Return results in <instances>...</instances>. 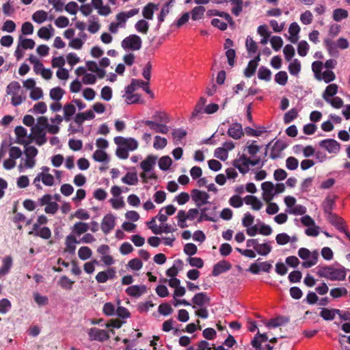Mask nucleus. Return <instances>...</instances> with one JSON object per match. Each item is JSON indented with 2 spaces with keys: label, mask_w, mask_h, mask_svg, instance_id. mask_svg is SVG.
<instances>
[{
  "label": "nucleus",
  "mask_w": 350,
  "mask_h": 350,
  "mask_svg": "<svg viewBox=\"0 0 350 350\" xmlns=\"http://www.w3.org/2000/svg\"><path fill=\"white\" fill-rule=\"evenodd\" d=\"M89 229V225L82 221L76 222L72 228V234L80 236L85 233Z\"/></svg>",
  "instance_id": "nucleus-21"
},
{
  "label": "nucleus",
  "mask_w": 350,
  "mask_h": 350,
  "mask_svg": "<svg viewBox=\"0 0 350 350\" xmlns=\"http://www.w3.org/2000/svg\"><path fill=\"white\" fill-rule=\"evenodd\" d=\"M319 146L331 154H337L340 149V144L334 139L321 140L319 142Z\"/></svg>",
  "instance_id": "nucleus-6"
},
{
  "label": "nucleus",
  "mask_w": 350,
  "mask_h": 350,
  "mask_svg": "<svg viewBox=\"0 0 350 350\" xmlns=\"http://www.w3.org/2000/svg\"><path fill=\"white\" fill-rule=\"evenodd\" d=\"M187 261L191 267L200 269L204 266L203 260L199 257H189L187 258Z\"/></svg>",
  "instance_id": "nucleus-62"
},
{
  "label": "nucleus",
  "mask_w": 350,
  "mask_h": 350,
  "mask_svg": "<svg viewBox=\"0 0 350 350\" xmlns=\"http://www.w3.org/2000/svg\"><path fill=\"white\" fill-rule=\"evenodd\" d=\"M298 159L294 157H289L286 159V166L290 170H295L298 167Z\"/></svg>",
  "instance_id": "nucleus-59"
},
{
  "label": "nucleus",
  "mask_w": 350,
  "mask_h": 350,
  "mask_svg": "<svg viewBox=\"0 0 350 350\" xmlns=\"http://www.w3.org/2000/svg\"><path fill=\"white\" fill-rule=\"evenodd\" d=\"M68 146L71 150L78 151L82 148L83 142L80 139H70L68 141Z\"/></svg>",
  "instance_id": "nucleus-64"
},
{
  "label": "nucleus",
  "mask_w": 350,
  "mask_h": 350,
  "mask_svg": "<svg viewBox=\"0 0 350 350\" xmlns=\"http://www.w3.org/2000/svg\"><path fill=\"white\" fill-rule=\"evenodd\" d=\"M116 277L114 268H109L106 271H100L96 275V280L98 283H105L109 279H113Z\"/></svg>",
  "instance_id": "nucleus-12"
},
{
  "label": "nucleus",
  "mask_w": 350,
  "mask_h": 350,
  "mask_svg": "<svg viewBox=\"0 0 350 350\" xmlns=\"http://www.w3.org/2000/svg\"><path fill=\"white\" fill-rule=\"evenodd\" d=\"M299 31L300 27L297 23L294 22L290 25L288 32L291 36L290 38L291 42L295 43L297 41V34L299 33Z\"/></svg>",
  "instance_id": "nucleus-28"
},
{
  "label": "nucleus",
  "mask_w": 350,
  "mask_h": 350,
  "mask_svg": "<svg viewBox=\"0 0 350 350\" xmlns=\"http://www.w3.org/2000/svg\"><path fill=\"white\" fill-rule=\"evenodd\" d=\"M317 275L321 278H325L332 281H344L347 275V269L341 266L336 268L332 265L317 267Z\"/></svg>",
  "instance_id": "nucleus-1"
},
{
  "label": "nucleus",
  "mask_w": 350,
  "mask_h": 350,
  "mask_svg": "<svg viewBox=\"0 0 350 350\" xmlns=\"http://www.w3.org/2000/svg\"><path fill=\"white\" fill-rule=\"evenodd\" d=\"M31 134L29 137L34 139L37 145L42 146L46 142V133L42 127L33 126L31 127Z\"/></svg>",
  "instance_id": "nucleus-3"
},
{
  "label": "nucleus",
  "mask_w": 350,
  "mask_h": 350,
  "mask_svg": "<svg viewBox=\"0 0 350 350\" xmlns=\"http://www.w3.org/2000/svg\"><path fill=\"white\" fill-rule=\"evenodd\" d=\"M147 291L146 286L144 285H133L128 287L126 289V293L128 295L133 297H139Z\"/></svg>",
  "instance_id": "nucleus-15"
},
{
  "label": "nucleus",
  "mask_w": 350,
  "mask_h": 350,
  "mask_svg": "<svg viewBox=\"0 0 350 350\" xmlns=\"http://www.w3.org/2000/svg\"><path fill=\"white\" fill-rule=\"evenodd\" d=\"M250 159L245 154H243L239 158L235 159L232 165L234 167L237 168L241 174H246L249 171V165Z\"/></svg>",
  "instance_id": "nucleus-4"
},
{
  "label": "nucleus",
  "mask_w": 350,
  "mask_h": 350,
  "mask_svg": "<svg viewBox=\"0 0 350 350\" xmlns=\"http://www.w3.org/2000/svg\"><path fill=\"white\" fill-rule=\"evenodd\" d=\"M65 92L60 87L53 88L50 90V98L55 101H59L64 96Z\"/></svg>",
  "instance_id": "nucleus-33"
},
{
  "label": "nucleus",
  "mask_w": 350,
  "mask_h": 350,
  "mask_svg": "<svg viewBox=\"0 0 350 350\" xmlns=\"http://www.w3.org/2000/svg\"><path fill=\"white\" fill-rule=\"evenodd\" d=\"M283 52L287 61H290L295 53V49L291 44H286L284 48Z\"/></svg>",
  "instance_id": "nucleus-60"
},
{
  "label": "nucleus",
  "mask_w": 350,
  "mask_h": 350,
  "mask_svg": "<svg viewBox=\"0 0 350 350\" xmlns=\"http://www.w3.org/2000/svg\"><path fill=\"white\" fill-rule=\"evenodd\" d=\"M14 132L18 139L17 143L27 144V142L23 139V138L27 136V130L21 126H17L14 129Z\"/></svg>",
  "instance_id": "nucleus-32"
},
{
  "label": "nucleus",
  "mask_w": 350,
  "mask_h": 350,
  "mask_svg": "<svg viewBox=\"0 0 350 350\" xmlns=\"http://www.w3.org/2000/svg\"><path fill=\"white\" fill-rule=\"evenodd\" d=\"M191 197L193 200L196 202L197 206L200 207L201 205L208 203L209 195L206 192L198 189H193L191 191Z\"/></svg>",
  "instance_id": "nucleus-10"
},
{
  "label": "nucleus",
  "mask_w": 350,
  "mask_h": 350,
  "mask_svg": "<svg viewBox=\"0 0 350 350\" xmlns=\"http://www.w3.org/2000/svg\"><path fill=\"white\" fill-rule=\"evenodd\" d=\"M228 135L234 139H239L243 136L242 125L240 123L232 124L228 130Z\"/></svg>",
  "instance_id": "nucleus-14"
},
{
  "label": "nucleus",
  "mask_w": 350,
  "mask_h": 350,
  "mask_svg": "<svg viewBox=\"0 0 350 350\" xmlns=\"http://www.w3.org/2000/svg\"><path fill=\"white\" fill-rule=\"evenodd\" d=\"M142 39L135 34L126 37L121 42L122 47L125 50L138 51L142 48Z\"/></svg>",
  "instance_id": "nucleus-2"
},
{
  "label": "nucleus",
  "mask_w": 350,
  "mask_h": 350,
  "mask_svg": "<svg viewBox=\"0 0 350 350\" xmlns=\"http://www.w3.org/2000/svg\"><path fill=\"white\" fill-rule=\"evenodd\" d=\"M271 72L265 66H261L258 72V77L261 80L269 81L271 80Z\"/></svg>",
  "instance_id": "nucleus-35"
},
{
  "label": "nucleus",
  "mask_w": 350,
  "mask_h": 350,
  "mask_svg": "<svg viewBox=\"0 0 350 350\" xmlns=\"http://www.w3.org/2000/svg\"><path fill=\"white\" fill-rule=\"evenodd\" d=\"M92 250L87 246L81 247L78 251V256L81 260H85L92 256Z\"/></svg>",
  "instance_id": "nucleus-39"
},
{
  "label": "nucleus",
  "mask_w": 350,
  "mask_h": 350,
  "mask_svg": "<svg viewBox=\"0 0 350 350\" xmlns=\"http://www.w3.org/2000/svg\"><path fill=\"white\" fill-rule=\"evenodd\" d=\"M336 196H327L323 202V208L325 214L329 215L332 213V210L335 206V200Z\"/></svg>",
  "instance_id": "nucleus-18"
},
{
  "label": "nucleus",
  "mask_w": 350,
  "mask_h": 350,
  "mask_svg": "<svg viewBox=\"0 0 350 350\" xmlns=\"http://www.w3.org/2000/svg\"><path fill=\"white\" fill-rule=\"evenodd\" d=\"M32 19L37 23H42L47 19V13L44 10L36 11L32 15Z\"/></svg>",
  "instance_id": "nucleus-41"
},
{
  "label": "nucleus",
  "mask_w": 350,
  "mask_h": 350,
  "mask_svg": "<svg viewBox=\"0 0 350 350\" xmlns=\"http://www.w3.org/2000/svg\"><path fill=\"white\" fill-rule=\"evenodd\" d=\"M347 293H348L347 290L345 288L337 287V288H334L331 289L330 295L333 298L337 299V298H339V297L346 295L347 294Z\"/></svg>",
  "instance_id": "nucleus-48"
},
{
  "label": "nucleus",
  "mask_w": 350,
  "mask_h": 350,
  "mask_svg": "<svg viewBox=\"0 0 350 350\" xmlns=\"http://www.w3.org/2000/svg\"><path fill=\"white\" fill-rule=\"evenodd\" d=\"M22 150L19 147L17 146H12L9 150L10 158L14 159V161L17 159H19L22 156Z\"/></svg>",
  "instance_id": "nucleus-61"
},
{
  "label": "nucleus",
  "mask_w": 350,
  "mask_h": 350,
  "mask_svg": "<svg viewBox=\"0 0 350 350\" xmlns=\"http://www.w3.org/2000/svg\"><path fill=\"white\" fill-rule=\"evenodd\" d=\"M323 42L329 55H334L336 53H337V44L330 38H325Z\"/></svg>",
  "instance_id": "nucleus-40"
},
{
  "label": "nucleus",
  "mask_w": 350,
  "mask_h": 350,
  "mask_svg": "<svg viewBox=\"0 0 350 350\" xmlns=\"http://www.w3.org/2000/svg\"><path fill=\"white\" fill-rule=\"evenodd\" d=\"M320 316L325 321H332L334 320L335 317L334 312L332 309L328 308H322Z\"/></svg>",
  "instance_id": "nucleus-58"
},
{
  "label": "nucleus",
  "mask_w": 350,
  "mask_h": 350,
  "mask_svg": "<svg viewBox=\"0 0 350 350\" xmlns=\"http://www.w3.org/2000/svg\"><path fill=\"white\" fill-rule=\"evenodd\" d=\"M275 81L281 85L286 84L288 81V75L285 71H280L275 75Z\"/></svg>",
  "instance_id": "nucleus-50"
},
{
  "label": "nucleus",
  "mask_w": 350,
  "mask_h": 350,
  "mask_svg": "<svg viewBox=\"0 0 350 350\" xmlns=\"http://www.w3.org/2000/svg\"><path fill=\"white\" fill-rule=\"evenodd\" d=\"M34 235L37 237H40L43 239H49L51 237V231L48 227H42L41 228H39L37 230H33Z\"/></svg>",
  "instance_id": "nucleus-34"
},
{
  "label": "nucleus",
  "mask_w": 350,
  "mask_h": 350,
  "mask_svg": "<svg viewBox=\"0 0 350 350\" xmlns=\"http://www.w3.org/2000/svg\"><path fill=\"white\" fill-rule=\"evenodd\" d=\"M231 267L232 265L229 262L225 260H221L213 266L212 275L213 276H217L221 273L230 270Z\"/></svg>",
  "instance_id": "nucleus-11"
},
{
  "label": "nucleus",
  "mask_w": 350,
  "mask_h": 350,
  "mask_svg": "<svg viewBox=\"0 0 350 350\" xmlns=\"http://www.w3.org/2000/svg\"><path fill=\"white\" fill-rule=\"evenodd\" d=\"M309 50V45L305 40H301L297 46V53L301 57H305Z\"/></svg>",
  "instance_id": "nucleus-51"
},
{
  "label": "nucleus",
  "mask_w": 350,
  "mask_h": 350,
  "mask_svg": "<svg viewBox=\"0 0 350 350\" xmlns=\"http://www.w3.org/2000/svg\"><path fill=\"white\" fill-rule=\"evenodd\" d=\"M12 266V258L10 256H7L3 258L2 266L0 268V275H5L10 271Z\"/></svg>",
  "instance_id": "nucleus-27"
},
{
  "label": "nucleus",
  "mask_w": 350,
  "mask_h": 350,
  "mask_svg": "<svg viewBox=\"0 0 350 350\" xmlns=\"http://www.w3.org/2000/svg\"><path fill=\"white\" fill-rule=\"evenodd\" d=\"M121 180L129 185H134L137 183L138 178L135 172H128L122 178Z\"/></svg>",
  "instance_id": "nucleus-30"
},
{
  "label": "nucleus",
  "mask_w": 350,
  "mask_h": 350,
  "mask_svg": "<svg viewBox=\"0 0 350 350\" xmlns=\"http://www.w3.org/2000/svg\"><path fill=\"white\" fill-rule=\"evenodd\" d=\"M301 70V64L297 59H295L288 65V71L291 75L297 76Z\"/></svg>",
  "instance_id": "nucleus-38"
},
{
  "label": "nucleus",
  "mask_w": 350,
  "mask_h": 350,
  "mask_svg": "<svg viewBox=\"0 0 350 350\" xmlns=\"http://www.w3.org/2000/svg\"><path fill=\"white\" fill-rule=\"evenodd\" d=\"M114 142L118 146H123L128 151H133L138 147L137 142L133 138H124L121 136L114 137Z\"/></svg>",
  "instance_id": "nucleus-7"
},
{
  "label": "nucleus",
  "mask_w": 350,
  "mask_h": 350,
  "mask_svg": "<svg viewBox=\"0 0 350 350\" xmlns=\"http://www.w3.org/2000/svg\"><path fill=\"white\" fill-rule=\"evenodd\" d=\"M158 9V5L153 3H148L142 10L143 16L148 20L153 18L154 10Z\"/></svg>",
  "instance_id": "nucleus-22"
},
{
  "label": "nucleus",
  "mask_w": 350,
  "mask_h": 350,
  "mask_svg": "<svg viewBox=\"0 0 350 350\" xmlns=\"http://www.w3.org/2000/svg\"><path fill=\"white\" fill-rule=\"evenodd\" d=\"M193 308L203 307L204 305H209L211 299L206 293H196L192 298Z\"/></svg>",
  "instance_id": "nucleus-9"
},
{
  "label": "nucleus",
  "mask_w": 350,
  "mask_h": 350,
  "mask_svg": "<svg viewBox=\"0 0 350 350\" xmlns=\"http://www.w3.org/2000/svg\"><path fill=\"white\" fill-rule=\"evenodd\" d=\"M157 159V157L153 155H148L146 159L140 163V167L144 170V172H150L153 166L156 163V161Z\"/></svg>",
  "instance_id": "nucleus-16"
},
{
  "label": "nucleus",
  "mask_w": 350,
  "mask_h": 350,
  "mask_svg": "<svg viewBox=\"0 0 350 350\" xmlns=\"http://www.w3.org/2000/svg\"><path fill=\"white\" fill-rule=\"evenodd\" d=\"M38 176H40V180L44 185L46 186H52L54 184V178L51 174L48 173H39Z\"/></svg>",
  "instance_id": "nucleus-49"
},
{
  "label": "nucleus",
  "mask_w": 350,
  "mask_h": 350,
  "mask_svg": "<svg viewBox=\"0 0 350 350\" xmlns=\"http://www.w3.org/2000/svg\"><path fill=\"white\" fill-rule=\"evenodd\" d=\"M172 135L175 141V144L177 145L178 142L187 135V131L183 129H175Z\"/></svg>",
  "instance_id": "nucleus-43"
},
{
  "label": "nucleus",
  "mask_w": 350,
  "mask_h": 350,
  "mask_svg": "<svg viewBox=\"0 0 350 350\" xmlns=\"http://www.w3.org/2000/svg\"><path fill=\"white\" fill-rule=\"evenodd\" d=\"M338 85L335 83L327 85L323 94V98L325 101H329V97H332L337 94Z\"/></svg>",
  "instance_id": "nucleus-24"
},
{
  "label": "nucleus",
  "mask_w": 350,
  "mask_h": 350,
  "mask_svg": "<svg viewBox=\"0 0 350 350\" xmlns=\"http://www.w3.org/2000/svg\"><path fill=\"white\" fill-rule=\"evenodd\" d=\"M270 42L272 48L275 51H279L283 45V40L282 38L277 36H273L270 40Z\"/></svg>",
  "instance_id": "nucleus-53"
},
{
  "label": "nucleus",
  "mask_w": 350,
  "mask_h": 350,
  "mask_svg": "<svg viewBox=\"0 0 350 350\" xmlns=\"http://www.w3.org/2000/svg\"><path fill=\"white\" fill-rule=\"evenodd\" d=\"M79 243L74 235L70 234L67 236L65 241L66 250L70 254H74L76 250L75 244Z\"/></svg>",
  "instance_id": "nucleus-23"
},
{
  "label": "nucleus",
  "mask_w": 350,
  "mask_h": 350,
  "mask_svg": "<svg viewBox=\"0 0 350 350\" xmlns=\"http://www.w3.org/2000/svg\"><path fill=\"white\" fill-rule=\"evenodd\" d=\"M135 27L138 32L146 34L149 29V24L146 21L142 19L136 23Z\"/></svg>",
  "instance_id": "nucleus-36"
},
{
  "label": "nucleus",
  "mask_w": 350,
  "mask_h": 350,
  "mask_svg": "<svg viewBox=\"0 0 350 350\" xmlns=\"http://www.w3.org/2000/svg\"><path fill=\"white\" fill-rule=\"evenodd\" d=\"M93 159L97 162H104L108 160V155L104 150H97L93 154Z\"/></svg>",
  "instance_id": "nucleus-52"
},
{
  "label": "nucleus",
  "mask_w": 350,
  "mask_h": 350,
  "mask_svg": "<svg viewBox=\"0 0 350 350\" xmlns=\"http://www.w3.org/2000/svg\"><path fill=\"white\" fill-rule=\"evenodd\" d=\"M271 246L269 244L265 243L262 244L258 243L255 250L260 255L267 256L271 252Z\"/></svg>",
  "instance_id": "nucleus-42"
},
{
  "label": "nucleus",
  "mask_w": 350,
  "mask_h": 350,
  "mask_svg": "<svg viewBox=\"0 0 350 350\" xmlns=\"http://www.w3.org/2000/svg\"><path fill=\"white\" fill-rule=\"evenodd\" d=\"M229 204L234 208H240L243 206V201L239 196L234 195L230 198Z\"/></svg>",
  "instance_id": "nucleus-57"
},
{
  "label": "nucleus",
  "mask_w": 350,
  "mask_h": 350,
  "mask_svg": "<svg viewBox=\"0 0 350 350\" xmlns=\"http://www.w3.org/2000/svg\"><path fill=\"white\" fill-rule=\"evenodd\" d=\"M289 321V319L284 317H278L275 319H271L267 323L268 327H277Z\"/></svg>",
  "instance_id": "nucleus-29"
},
{
  "label": "nucleus",
  "mask_w": 350,
  "mask_h": 350,
  "mask_svg": "<svg viewBox=\"0 0 350 350\" xmlns=\"http://www.w3.org/2000/svg\"><path fill=\"white\" fill-rule=\"evenodd\" d=\"M298 116V112L296 109L293 108L287 111L284 116V122L285 124H289Z\"/></svg>",
  "instance_id": "nucleus-44"
},
{
  "label": "nucleus",
  "mask_w": 350,
  "mask_h": 350,
  "mask_svg": "<svg viewBox=\"0 0 350 350\" xmlns=\"http://www.w3.org/2000/svg\"><path fill=\"white\" fill-rule=\"evenodd\" d=\"M116 226V218L111 214H107L103 218L101 221V230L105 234H108Z\"/></svg>",
  "instance_id": "nucleus-8"
},
{
  "label": "nucleus",
  "mask_w": 350,
  "mask_h": 350,
  "mask_svg": "<svg viewBox=\"0 0 350 350\" xmlns=\"http://www.w3.org/2000/svg\"><path fill=\"white\" fill-rule=\"evenodd\" d=\"M327 215V219L333 226L340 231L344 230L345 221L342 218L332 213Z\"/></svg>",
  "instance_id": "nucleus-17"
},
{
  "label": "nucleus",
  "mask_w": 350,
  "mask_h": 350,
  "mask_svg": "<svg viewBox=\"0 0 350 350\" xmlns=\"http://www.w3.org/2000/svg\"><path fill=\"white\" fill-rule=\"evenodd\" d=\"M178 219V225L181 228H185L188 226L186 223V220L187 219L185 217V211L183 210H180L177 214Z\"/></svg>",
  "instance_id": "nucleus-56"
},
{
  "label": "nucleus",
  "mask_w": 350,
  "mask_h": 350,
  "mask_svg": "<svg viewBox=\"0 0 350 350\" xmlns=\"http://www.w3.org/2000/svg\"><path fill=\"white\" fill-rule=\"evenodd\" d=\"M323 68V62L320 61H315L312 64V69L314 72L316 78L318 80H321V70Z\"/></svg>",
  "instance_id": "nucleus-45"
},
{
  "label": "nucleus",
  "mask_w": 350,
  "mask_h": 350,
  "mask_svg": "<svg viewBox=\"0 0 350 350\" xmlns=\"http://www.w3.org/2000/svg\"><path fill=\"white\" fill-rule=\"evenodd\" d=\"M244 202L247 205H251L254 210L258 211L262 206V203L259 200L257 197L252 195H248L244 198Z\"/></svg>",
  "instance_id": "nucleus-19"
},
{
  "label": "nucleus",
  "mask_w": 350,
  "mask_h": 350,
  "mask_svg": "<svg viewBox=\"0 0 350 350\" xmlns=\"http://www.w3.org/2000/svg\"><path fill=\"white\" fill-rule=\"evenodd\" d=\"M233 5L232 8V13L235 16H239L243 10V1L242 0H232L230 1Z\"/></svg>",
  "instance_id": "nucleus-47"
},
{
  "label": "nucleus",
  "mask_w": 350,
  "mask_h": 350,
  "mask_svg": "<svg viewBox=\"0 0 350 350\" xmlns=\"http://www.w3.org/2000/svg\"><path fill=\"white\" fill-rule=\"evenodd\" d=\"M245 46L249 53H256L257 51V44L253 40L252 37L247 36L246 38Z\"/></svg>",
  "instance_id": "nucleus-55"
},
{
  "label": "nucleus",
  "mask_w": 350,
  "mask_h": 350,
  "mask_svg": "<svg viewBox=\"0 0 350 350\" xmlns=\"http://www.w3.org/2000/svg\"><path fill=\"white\" fill-rule=\"evenodd\" d=\"M348 11L342 8H337L333 11V19L336 22H339L342 19H345L348 17Z\"/></svg>",
  "instance_id": "nucleus-31"
},
{
  "label": "nucleus",
  "mask_w": 350,
  "mask_h": 350,
  "mask_svg": "<svg viewBox=\"0 0 350 350\" xmlns=\"http://www.w3.org/2000/svg\"><path fill=\"white\" fill-rule=\"evenodd\" d=\"M172 163V159L169 156H163L159 161V168L163 171L167 170Z\"/></svg>",
  "instance_id": "nucleus-37"
},
{
  "label": "nucleus",
  "mask_w": 350,
  "mask_h": 350,
  "mask_svg": "<svg viewBox=\"0 0 350 350\" xmlns=\"http://www.w3.org/2000/svg\"><path fill=\"white\" fill-rule=\"evenodd\" d=\"M142 122L156 133L166 134L169 131V127L165 124L157 123L151 120H145Z\"/></svg>",
  "instance_id": "nucleus-13"
},
{
  "label": "nucleus",
  "mask_w": 350,
  "mask_h": 350,
  "mask_svg": "<svg viewBox=\"0 0 350 350\" xmlns=\"http://www.w3.org/2000/svg\"><path fill=\"white\" fill-rule=\"evenodd\" d=\"M64 118L66 122L71 120L72 116L75 113L76 108L72 103L66 104L64 107Z\"/></svg>",
  "instance_id": "nucleus-26"
},
{
  "label": "nucleus",
  "mask_w": 350,
  "mask_h": 350,
  "mask_svg": "<svg viewBox=\"0 0 350 350\" xmlns=\"http://www.w3.org/2000/svg\"><path fill=\"white\" fill-rule=\"evenodd\" d=\"M88 336L90 340L103 342L109 338L108 332L104 329L96 327H92L88 331Z\"/></svg>",
  "instance_id": "nucleus-5"
},
{
  "label": "nucleus",
  "mask_w": 350,
  "mask_h": 350,
  "mask_svg": "<svg viewBox=\"0 0 350 350\" xmlns=\"http://www.w3.org/2000/svg\"><path fill=\"white\" fill-rule=\"evenodd\" d=\"M74 283V281H72L70 280L67 276L63 275L61 277L59 284L65 289H71L72 284Z\"/></svg>",
  "instance_id": "nucleus-63"
},
{
  "label": "nucleus",
  "mask_w": 350,
  "mask_h": 350,
  "mask_svg": "<svg viewBox=\"0 0 350 350\" xmlns=\"http://www.w3.org/2000/svg\"><path fill=\"white\" fill-rule=\"evenodd\" d=\"M262 189L265 195L267 196V198L266 199L267 201H269L273 199L275 196L274 185L273 183L267 181L264 182L261 185Z\"/></svg>",
  "instance_id": "nucleus-20"
},
{
  "label": "nucleus",
  "mask_w": 350,
  "mask_h": 350,
  "mask_svg": "<svg viewBox=\"0 0 350 350\" xmlns=\"http://www.w3.org/2000/svg\"><path fill=\"white\" fill-rule=\"evenodd\" d=\"M205 12V8L203 6L195 7L191 11V18L193 21L200 19Z\"/></svg>",
  "instance_id": "nucleus-46"
},
{
  "label": "nucleus",
  "mask_w": 350,
  "mask_h": 350,
  "mask_svg": "<svg viewBox=\"0 0 350 350\" xmlns=\"http://www.w3.org/2000/svg\"><path fill=\"white\" fill-rule=\"evenodd\" d=\"M167 144V141L165 137H161V136L157 135L154 137V142L153 146L155 149H163L164 148Z\"/></svg>",
  "instance_id": "nucleus-54"
},
{
  "label": "nucleus",
  "mask_w": 350,
  "mask_h": 350,
  "mask_svg": "<svg viewBox=\"0 0 350 350\" xmlns=\"http://www.w3.org/2000/svg\"><path fill=\"white\" fill-rule=\"evenodd\" d=\"M20 92L23 93L21 90V85L18 81H12L6 88V93L9 95H15Z\"/></svg>",
  "instance_id": "nucleus-25"
}]
</instances>
